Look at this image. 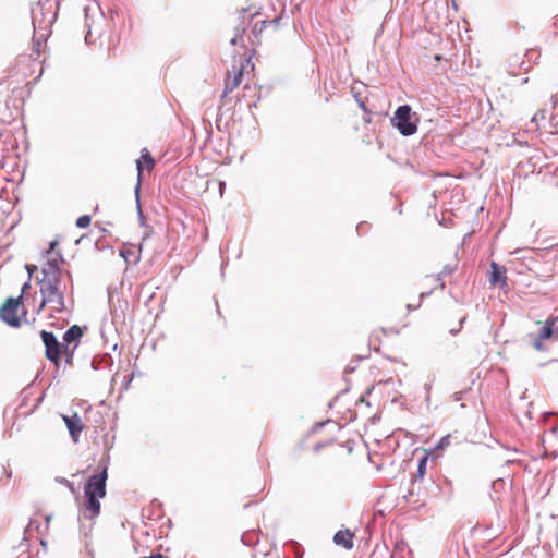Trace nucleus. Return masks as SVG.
Returning <instances> with one entry per match:
<instances>
[{
  "label": "nucleus",
  "instance_id": "obj_1",
  "mask_svg": "<svg viewBox=\"0 0 558 558\" xmlns=\"http://www.w3.org/2000/svg\"><path fill=\"white\" fill-rule=\"evenodd\" d=\"M69 284L64 277L38 278L40 287L41 301L37 312L39 313L46 305H50V311L57 314H70L74 308V288L73 278L70 271H65Z\"/></svg>",
  "mask_w": 558,
  "mask_h": 558
},
{
  "label": "nucleus",
  "instance_id": "obj_2",
  "mask_svg": "<svg viewBox=\"0 0 558 558\" xmlns=\"http://www.w3.org/2000/svg\"><path fill=\"white\" fill-rule=\"evenodd\" d=\"M420 118L412 107L408 104L397 107L393 116L390 118L391 125L399 131L402 136H411L417 132Z\"/></svg>",
  "mask_w": 558,
  "mask_h": 558
},
{
  "label": "nucleus",
  "instance_id": "obj_3",
  "mask_svg": "<svg viewBox=\"0 0 558 558\" xmlns=\"http://www.w3.org/2000/svg\"><path fill=\"white\" fill-rule=\"evenodd\" d=\"M108 480V466L106 463L99 464L94 474H92L85 485L84 494L105 497L107 494L106 485Z\"/></svg>",
  "mask_w": 558,
  "mask_h": 558
},
{
  "label": "nucleus",
  "instance_id": "obj_4",
  "mask_svg": "<svg viewBox=\"0 0 558 558\" xmlns=\"http://www.w3.org/2000/svg\"><path fill=\"white\" fill-rule=\"evenodd\" d=\"M23 302L22 295L16 298L10 296L0 307V319L9 327L19 328L21 326V317L17 315V310Z\"/></svg>",
  "mask_w": 558,
  "mask_h": 558
},
{
  "label": "nucleus",
  "instance_id": "obj_5",
  "mask_svg": "<svg viewBox=\"0 0 558 558\" xmlns=\"http://www.w3.org/2000/svg\"><path fill=\"white\" fill-rule=\"evenodd\" d=\"M558 323V316H549L544 322V325L539 328V331L532 339V347L536 351H544V341L554 340L558 341V327L556 324Z\"/></svg>",
  "mask_w": 558,
  "mask_h": 558
},
{
  "label": "nucleus",
  "instance_id": "obj_6",
  "mask_svg": "<svg viewBox=\"0 0 558 558\" xmlns=\"http://www.w3.org/2000/svg\"><path fill=\"white\" fill-rule=\"evenodd\" d=\"M40 338L45 345V356L57 368L60 367L61 355H62V342H59L58 338L52 331L41 330Z\"/></svg>",
  "mask_w": 558,
  "mask_h": 558
},
{
  "label": "nucleus",
  "instance_id": "obj_7",
  "mask_svg": "<svg viewBox=\"0 0 558 558\" xmlns=\"http://www.w3.org/2000/svg\"><path fill=\"white\" fill-rule=\"evenodd\" d=\"M65 263L63 254L58 251L56 252V256L47 259L45 265L41 267V278H52V276L57 278L65 277V271L60 267V264Z\"/></svg>",
  "mask_w": 558,
  "mask_h": 558
},
{
  "label": "nucleus",
  "instance_id": "obj_8",
  "mask_svg": "<svg viewBox=\"0 0 558 558\" xmlns=\"http://www.w3.org/2000/svg\"><path fill=\"white\" fill-rule=\"evenodd\" d=\"M488 272V281L494 287H505L507 286V270L504 266H500L496 262H490Z\"/></svg>",
  "mask_w": 558,
  "mask_h": 558
},
{
  "label": "nucleus",
  "instance_id": "obj_9",
  "mask_svg": "<svg viewBox=\"0 0 558 558\" xmlns=\"http://www.w3.org/2000/svg\"><path fill=\"white\" fill-rule=\"evenodd\" d=\"M63 420L65 422L66 428L70 433V436L74 442H77L80 439V435L84 428L81 417L75 413L71 416L64 415Z\"/></svg>",
  "mask_w": 558,
  "mask_h": 558
},
{
  "label": "nucleus",
  "instance_id": "obj_10",
  "mask_svg": "<svg viewBox=\"0 0 558 558\" xmlns=\"http://www.w3.org/2000/svg\"><path fill=\"white\" fill-rule=\"evenodd\" d=\"M83 328L78 325H72L62 336V348L66 349L73 342L78 345L81 338L83 337Z\"/></svg>",
  "mask_w": 558,
  "mask_h": 558
},
{
  "label": "nucleus",
  "instance_id": "obj_11",
  "mask_svg": "<svg viewBox=\"0 0 558 558\" xmlns=\"http://www.w3.org/2000/svg\"><path fill=\"white\" fill-rule=\"evenodd\" d=\"M353 538V532H351L349 529H344L337 531L332 541L337 546H341L344 549H352L354 546Z\"/></svg>",
  "mask_w": 558,
  "mask_h": 558
},
{
  "label": "nucleus",
  "instance_id": "obj_12",
  "mask_svg": "<svg viewBox=\"0 0 558 558\" xmlns=\"http://www.w3.org/2000/svg\"><path fill=\"white\" fill-rule=\"evenodd\" d=\"M85 497H86L85 508H86V511L89 512V514L85 513L84 517L87 519H94V518L98 517L100 513V508H101L99 499H101L102 497H98V496H94V495H85Z\"/></svg>",
  "mask_w": 558,
  "mask_h": 558
},
{
  "label": "nucleus",
  "instance_id": "obj_13",
  "mask_svg": "<svg viewBox=\"0 0 558 558\" xmlns=\"http://www.w3.org/2000/svg\"><path fill=\"white\" fill-rule=\"evenodd\" d=\"M155 165H156V161L149 154L148 149L143 148L141 151V157L136 161V170H137L140 177H142V171L144 168H146L148 171H150L151 169H154Z\"/></svg>",
  "mask_w": 558,
  "mask_h": 558
},
{
  "label": "nucleus",
  "instance_id": "obj_14",
  "mask_svg": "<svg viewBox=\"0 0 558 558\" xmlns=\"http://www.w3.org/2000/svg\"><path fill=\"white\" fill-rule=\"evenodd\" d=\"M113 357L109 353L95 355L92 360V367L94 369H104L112 366Z\"/></svg>",
  "mask_w": 558,
  "mask_h": 558
},
{
  "label": "nucleus",
  "instance_id": "obj_15",
  "mask_svg": "<svg viewBox=\"0 0 558 558\" xmlns=\"http://www.w3.org/2000/svg\"><path fill=\"white\" fill-rule=\"evenodd\" d=\"M432 451L425 452L422 457H420L417 461V470L416 473L412 477V484H414L417 480H423L426 474L427 463Z\"/></svg>",
  "mask_w": 558,
  "mask_h": 558
},
{
  "label": "nucleus",
  "instance_id": "obj_16",
  "mask_svg": "<svg viewBox=\"0 0 558 558\" xmlns=\"http://www.w3.org/2000/svg\"><path fill=\"white\" fill-rule=\"evenodd\" d=\"M280 19H281L280 16H276L275 19H272L270 21H268V20L256 21L252 28V33L255 36L259 35L267 27L268 24H271L277 28L279 25Z\"/></svg>",
  "mask_w": 558,
  "mask_h": 558
},
{
  "label": "nucleus",
  "instance_id": "obj_17",
  "mask_svg": "<svg viewBox=\"0 0 558 558\" xmlns=\"http://www.w3.org/2000/svg\"><path fill=\"white\" fill-rule=\"evenodd\" d=\"M99 10V7L98 5H95V7H90V5H86L84 8V14H85V26L87 27V33L85 35V40L87 41L88 38L92 36V24L89 23V14H90V11H98Z\"/></svg>",
  "mask_w": 558,
  "mask_h": 558
},
{
  "label": "nucleus",
  "instance_id": "obj_18",
  "mask_svg": "<svg viewBox=\"0 0 558 558\" xmlns=\"http://www.w3.org/2000/svg\"><path fill=\"white\" fill-rule=\"evenodd\" d=\"M241 541L245 546L253 547L258 544L259 539L254 531H246L242 534Z\"/></svg>",
  "mask_w": 558,
  "mask_h": 558
},
{
  "label": "nucleus",
  "instance_id": "obj_19",
  "mask_svg": "<svg viewBox=\"0 0 558 558\" xmlns=\"http://www.w3.org/2000/svg\"><path fill=\"white\" fill-rule=\"evenodd\" d=\"M241 78H242V71H239V73L232 78V81L226 82L222 98L226 97L228 93L232 92L240 84Z\"/></svg>",
  "mask_w": 558,
  "mask_h": 558
},
{
  "label": "nucleus",
  "instance_id": "obj_20",
  "mask_svg": "<svg viewBox=\"0 0 558 558\" xmlns=\"http://www.w3.org/2000/svg\"><path fill=\"white\" fill-rule=\"evenodd\" d=\"M454 270H456V266H452V265H450V264H447V265H445V266L442 267V270H441L439 274H437V278H436V280L439 282V286H440V288H441V289H444V288H445L444 278H445L446 276L451 275Z\"/></svg>",
  "mask_w": 558,
  "mask_h": 558
},
{
  "label": "nucleus",
  "instance_id": "obj_21",
  "mask_svg": "<svg viewBox=\"0 0 558 558\" xmlns=\"http://www.w3.org/2000/svg\"><path fill=\"white\" fill-rule=\"evenodd\" d=\"M120 256L128 263V264H136L140 260V255H137L135 252L131 250H121Z\"/></svg>",
  "mask_w": 558,
  "mask_h": 558
},
{
  "label": "nucleus",
  "instance_id": "obj_22",
  "mask_svg": "<svg viewBox=\"0 0 558 558\" xmlns=\"http://www.w3.org/2000/svg\"><path fill=\"white\" fill-rule=\"evenodd\" d=\"M450 441H451V436L450 435H445L444 437H441L439 439L437 445L430 450L432 453L434 451H442V450H445L450 445Z\"/></svg>",
  "mask_w": 558,
  "mask_h": 558
},
{
  "label": "nucleus",
  "instance_id": "obj_23",
  "mask_svg": "<svg viewBox=\"0 0 558 558\" xmlns=\"http://www.w3.org/2000/svg\"><path fill=\"white\" fill-rule=\"evenodd\" d=\"M235 36L230 40V44L232 46H236V45H241V46H244V39H243V34L245 32V28L244 27H236L235 28Z\"/></svg>",
  "mask_w": 558,
  "mask_h": 558
},
{
  "label": "nucleus",
  "instance_id": "obj_24",
  "mask_svg": "<svg viewBox=\"0 0 558 558\" xmlns=\"http://www.w3.org/2000/svg\"><path fill=\"white\" fill-rule=\"evenodd\" d=\"M77 348V344H74L72 348L68 347L66 349H62V354L64 355V362L69 365L73 363L74 352Z\"/></svg>",
  "mask_w": 558,
  "mask_h": 558
},
{
  "label": "nucleus",
  "instance_id": "obj_25",
  "mask_svg": "<svg viewBox=\"0 0 558 558\" xmlns=\"http://www.w3.org/2000/svg\"><path fill=\"white\" fill-rule=\"evenodd\" d=\"M92 217L89 215H82L76 219L75 226L80 229H85L90 225Z\"/></svg>",
  "mask_w": 558,
  "mask_h": 558
},
{
  "label": "nucleus",
  "instance_id": "obj_26",
  "mask_svg": "<svg viewBox=\"0 0 558 558\" xmlns=\"http://www.w3.org/2000/svg\"><path fill=\"white\" fill-rule=\"evenodd\" d=\"M373 391V388H368L357 400V404L359 403H365L367 407L371 405V403L366 400V397L369 396Z\"/></svg>",
  "mask_w": 558,
  "mask_h": 558
},
{
  "label": "nucleus",
  "instance_id": "obj_27",
  "mask_svg": "<svg viewBox=\"0 0 558 558\" xmlns=\"http://www.w3.org/2000/svg\"><path fill=\"white\" fill-rule=\"evenodd\" d=\"M141 179L142 177L138 175L137 183L135 186V198H136V205L141 204Z\"/></svg>",
  "mask_w": 558,
  "mask_h": 558
},
{
  "label": "nucleus",
  "instance_id": "obj_28",
  "mask_svg": "<svg viewBox=\"0 0 558 558\" xmlns=\"http://www.w3.org/2000/svg\"><path fill=\"white\" fill-rule=\"evenodd\" d=\"M58 481L63 484L64 486H66L72 493H75V486H74V483L68 481L66 478L64 477H61V478H58Z\"/></svg>",
  "mask_w": 558,
  "mask_h": 558
},
{
  "label": "nucleus",
  "instance_id": "obj_29",
  "mask_svg": "<svg viewBox=\"0 0 558 558\" xmlns=\"http://www.w3.org/2000/svg\"><path fill=\"white\" fill-rule=\"evenodd\" d=\"M25 269L28 274V279H32L33 274L38 270V267L35 264H26Z\"/></svg>",
  "mask_w": 558,
  "mask_h": 558
},
{
  "label": "nucleus",
  "instance_id": "obj_30",
  "mask_svg": "<svg viewBox=\"0 0 558 558\" xmlns=\"http://www.w3.org/2000/svg\"><path fill=\"white\" fill-rule=\"evenodd\" d=\"M470 389H464V390H461V391H457L452 395V398L454 401H460L463 399L464 395L469 391Z\"/></svg>",
  "mask_w": 558,
  "mask_h": 558
},
{
  "label": "nucleus",
  "instance_id": "obj_31",
  "mask_svg": "<svg viewBox=\"0 0 558 558\" xmlns=\"http://www.w3.org/2000/svg\"><path fill=\"white\" fill-rule=\"evenodd\" d=\"M424 389H425V392H426L425 402L428 405L429 402H430L432 385L430 384H425Z\"/></svg>",
  "mask_w": 558,
  "mask_h": 558
},
{
  "label": "nucleus",
  "instance_id": "obj_32",
  "mask_svg": "<svg viewBox=\"0 0 558 558\" xmlns=\"http://www.w3.org/2000/svg\"><path fill=\"white\" fill-rule=\"evenodd\" d=\"M31 281H32V279H28V278H27V281H26V282H24V284H23V286H22V288H21V294H20V295H22L23 298H24V294H25V293L31 289V287H32V286H31Z\"/></svg>",
  "mask_w": 558,
  "mask_h": 558
},
{
  "label": "nucleus",
  "instance_id": "obj_33",
  "mask_svg": "<svg viewBox=\"0 0 558 558\" xmlns=\"http://www.w3.org/2000/svg\"><path fill=\"white\" fill-rule=\"evenodd\" d=\"M39 526H40V524H39L37 521H35V520L31 519V520H29V523H28V526L26 527L25 532H28V531H29V530H32V529H36V530H38V529H39Z\"/></svg>",
  "mask_w": 558,
  "mask_h": 558
},
{
  "label": "nucleus",
  "instance_id": "obj_34",
  "mask_svg": "<svg viewBox=\"0 0 558 558\" xmlns=\"http://www.w3.org/2000/svg\"><path fill=\"white\" fill-rule=\"evenodd\" d=\"M58 245V241L53 240L49 243L48 250L45 252L46 254H51L54 252L56 247Z\"/></svg>",
  "mask_w": 558,
  "mask_h": 558
},
{
  "label": "nucleus",
  "instance_id": "obj_35",
  "mask_svg": "<svg viewBox=\"0 0 558 558\" xmlns=\"http://www.w3.org/2000/svg\"><path fill=\"white\" fill-rule=\"evenodd\" d=\"M137 207V215H138V219H140V222L141 225L143 226L144 225V214L142 211V207H141V204L136 205Z\"/></svg>",
  "mask_w": 558,
  "mask_h": 558
},
{
  "label": "nucleus",
  "instance_id": "obj_36",
  "mask_svg": "<svg viewBox=\"0 0 558 558\" xmlns=\"http://www.w3.org/2000/svg\"><path fill=\"white\" fill-rule=\"evenodd\" d=\"M356 101H357L360 108L363 109V111L366 113L367 109H366L365 102L363 100L359 99L357 97H356Z\"/></svg>",
  "mask_w": 558,
  "mask_h": 558
},
{
  "label": "nucleus",
  "instance_id": "obj_37",
  "mask_svg": "<svg viewBox=\"0 0 558 558\" xmlns=\"http://www.w3.org/2000/svg\"><path fill=\"white\" fill-rule=\"evenodd\" d=\"M39 46H40V43L37 41V43H34L33 45V51L36 53V54H39L40 51H39Z\"/></svg>",
  "mask_w": 558,
  "mask_h": 558
},
{
  "label": "nucleus",
  "instance_id": "obj_38",
  "mask_svg": "<svg viewBox=\"0 0 558 558\" xmlns=\"http://www.w3.org/2000/svg\"><path fill=\"white\" fill-rule=\"evenodd\" d=\"M432 290L430 291H426V292H422L420 294V301L424 300L425 298L429 296L432 294Z\"/></svg>",
  "mask_w": 558,
  "mask_h": 558
},
{
  "label": "nucleus",
  "instance_id": "obj_39",
  "mask_svg": "<svg viewBox=\"0 0 558 558\" xmlns=\"http://www.w3.org/2000/svg\"><path fill=\"white\" fill-rule=\"evenodd\" d=\"M226 187V183L223 181L219 182V191L222 193L223 189Z\"/></svg>",
  "mask_w": 558,
  "mask_h": 558
},
{
  "label": "nucleus",
  "instance_id": "obj_40",
  "mask_svg": "<svg viewBox=\"0 0 558 558\" xmlns=\"http://www.w3.org/2000/svg\"><path fill=\"white\" fill-rule=\"evenodd\" d=\"M418 306H420V304L417 306H413L411 304H408L407 308H408V311H413V310L417 308Z\"/></svg>",
  "mask_w": 558,
  "mask_h": 558
},
{
  "label": "nucleus",
  "instance_id": "obj_41",
  "mask_svg": "<svg viewBox=\"0 0 558 558\" xmlns=\"http://www.w3.org/2000/svg\"><path fill=\"white\" fill-rule=\"evenodd\" d=\"M329 421H326V422H320V423H317L315 428H320L323 427L326 423H328Z\"/></svg>",
  "mask_w": 558,
  "mask_h": 558
},
{
  "label": "nucleus",
  "instance_id": "obj_42",
  "mask_svg": "<svg viewBox=\"0 0 558 558\" xmlns=\"http://www.w3.org/2000/svg\"><path fill=\"white\" fill-rule=\"evenodd\" d=\"M364 222H361L356 226V232H360L361 228L364 226Z\"/></svg>",
  "mask_w": 558,
  "mask_h": 558
},
{
  "label": "nucleus",
  "instance_id": "obj_43",
  "mask_svg": "<svg viewBox=\"0 0 558 558\" xmlns=\"http://www.w3.org/2000/svg\"><path fill=\"white\" fill-rule=\"evenodd\" d=\"M141 558H157V553L156 554H151L149 556H144V557H141Z\"/></svg>",
  "mask_w": 558,
  "mask_h": 558
},
{
  "label": "nucleus",
  "instance_id": "obj_44",
  "mask_svg": "<svg viewBox=\"0 0 558 558\" xmlns=\"http://www.w3.org/2000/svg\"><path fill=\"white\" fill-rule=\"evenodd\" d=\"M459 331H460V329H451V330H450V333L454 336V335H457Z\"/></svg>",
  "mask_w": 558,
  "mask_h": 558
},
{
  "label": "nucleus",
  "instance_id": "obj_45",
  "mask_svg": "<svg viewBox=\"0 0 558 558\" xmlns=\"http://www.w3.org/2000/svg\"><path fill=\"white\" fill-rule=\"evenodd\" d=\"M322 448H323V445H322V444H317V445L315 446V450H316V451H317V450H319V449H322Z\"/></svg>",
  "mask_w": 558,
  "mask_h": 558
},
{
  "label": "nucleus",
  "instance_id": "obj_46",
  "mask_svg": "<svg viewBox=\"0 0 558 558\" xmlns=\"http://www.w3.org/2000/svg\"><path fill=\"white\" fill-rule=\"evenodd\" d=\"M157 558H168V557L162 555L161 553H157Z\"/></svg>",
  "mask_w": 558,
  "mask_h": 558
},
{
  "label": "nucleus",
  "instance_id": "obj_47",
  "mask_svg": "<svg viewBox=\"0 0 558 558\" xmlns=\"http://www.w3.org/2000/svg\"><path fill=\"white\" fill-rule=\"evenodd\" d=\"M413 495V492L412 490H409V496H404V498L409 501V497Z\"/></svg>",
  "mask_w": 558,
  "mask_h": 558
},
{
  "label": "nucleus",
  "instance_id": "obj_48",
  "mask_svg": "<svg viewBox=\"0 0 558 558\" xmlns=\"http://www.w3.org/2000/svg\"><path fill=\"white\" fill-rule=\"evenodd\" d=\"M338 397L339 396H336L335 399L331 402H329V407H332V403L338 399Z\"/></svg>",
  "mask_w": 558,
  "mask_h": 558
},
{
  "label": "nucleus",
  "instance_id": "obj_49",
  "mask_svg": "<svg viewBox=\"0 0 558 558\" xmlns=\"http://www.w3.org/2000/svg\"><path fill=\"white\" fill-rule=\"evenodd\" d=\"M465 317H463L461 320H460V325L462 326V324L465 322Z\"/></svg>",
  "mask_w": 558,
  "mask_h": 558
},
{
  "label": "nucleus",
  "instance_id": "obj_50",
  "mask_svg": "<svg viewBox=\"0 0 558 558\" xmlns=\"http://www.w3.org/2000/svg\"><path fill=\"white\" fill-rule=\"evenodd\" d=\"M537 120V114L533 117L532 121H536Z\"/></svg>",
  "mask_w": 558,
  "mask_h": 558
},
{
  "label": "nucleus",
  "instance_id": "obj_51",
  "mask_svg": "<svg viewBox=\"0 0 558 558\" xmlns=\"http://www.w3.org/2000/svg\"><path fill=\"white\" fill-rule=\"evenodd\" d=\"M133 375H131V377L129 379H126V384H129L132 379Z\"/></svg>",
  "mask_w": 558,
  "mask_h": 558
},
{
  "label": "nucleus",
  "instance_id": "obj_52",
  "mask_svg": "<svg viewBox=\"0 0 558 558\" xmlns=\"http://www.w3.org/2000/svg\"><path fill=\"white\" fill-rule=\"evenodd\" d=\"M108 298H109V299L111 298V293H110V290H108Z\"/></svg>",
  "mask_w": 558,
  "mask_h": 558
}]
</instances>
